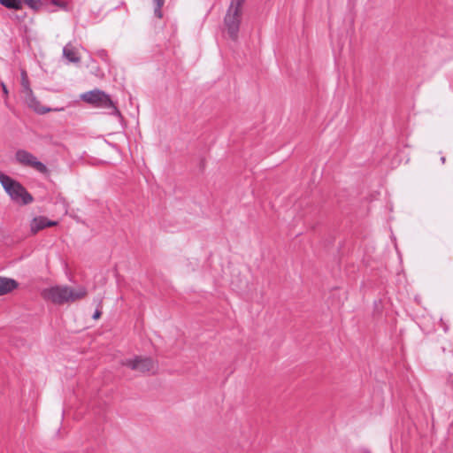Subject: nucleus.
Wrapping results in <instances>:
<instances>
[{
  "label": "nucleus",
  "instance_id": "1a4fd4ad",
  "mask_svg": "<svg viewBox=\"0 0 453 453\" xmlns=\"http://www.w3.org/2000/svg\"><path fill=\"white\" fill-rule=\"evenodd\" d=\"M57 225V221L50 220L46 217L39 216L33 219L30 223V229L33 234H36L45 227L55 226Z\"/></svg>",
  "mask_w": 453,
  "mask_h": 453
},
{
  "label": "nucleus",
  "instance_id": "7ed1b4c3",
  "mask_svg": "<svg viewBox=\"0 0 453 453\" xmlns=\"http://www.w3.org/2000/svg\"><path fill=\"white\" fill-rule=\"evenodd\" d=\"M0 183L12 201L20 204L33 202V196L16 180L0 171Z\"/></svg>",
  "mask_w": 453,
  "mask_h": 453
},
{
  "label": "nucleus",
  "instance_id": "9b49d317",
  "mask_svg": "<svg viewBox=\"0 0 453 453\" xmlns=\"http://www.w3.org/2000/svg\"><path fill=\"white\" fill-rule=\"evenodd\" d=\"M63 54L70 62L78 63L80 61L77 50L70 44L64 48Z\"/></svg>",
  "mask_w": 453,
  "mask_h": 453
},
{
  "label": "nucleus",
  "instance_id": "9d476101",
  "mask_svg": "<svg viewBox=\"0 0 453 453\" xmlns=\"http://www.w3.org/2000/svg\"><path fill=\"white\" fill-rule=\"evenodd\" d=\"M18 288V283L12 280L0 277V296L6 295Z\"/></svg>",
  "mask_w": 453,
  "mask_h": 453
},
{
  "label": "nucleus",
  "instance_id": "f257e3e1",
  "mask_svg": "<svg viewBox=\"0 0 453 453\" xmlns=\"http://www.w3.org/2000/svg\"><path fill=\"white\" fill-rule=\"evenodd\" d=\"M42 297L56 304L75 302L87 296V290L83 287L72 288L65 285H58L44 288Z\"/></svg>",
  "mask_w": 453,
  "mask_h": 453
},
{
  "label": "nucleus",
  "instance_id": "423d86ee",
  "mask_svg": "<svg viewBox=\"0 0 453 453\" xmlns=\"http://www.w3.org/2000/svg\"><path fill=\"white\" fill-rule=\"evenodd\" d=\"M81 99L94 107L112 108L115 111H118L110 96L100 89L82 93Z\"/></svg>",
  "mask_w": 453,
  "mask_h": 453
},
{
  "label": "nucleus",
  "instance_id": "dca6fc26",
  "mask_svg": "<svg viewBox=\"0 0 453 453\" xmlns=\"http://www.w3.org/2000/svg\"><path fill=\"white\" fill-rule=\"evenodd\" d=\"M441 163H442V164H444V163H445V161H446V158H445L444 157H441Z\"/></svg>",
  "mask_w": 453,
  "mask_h": 453
},
{
  "label": "nucleus",
  "instance_id": "20e7f679",
  "mask_svg": "<svg viewBox=\"0 0 453 453\" xmlns=\"http://www.w3.org/2000/svg\"><path fill=\"white\" fill-rule=\"evenodd\" d=\"M121 365L141 373L154 372L157 369L156 361L147 356H134L126 358L121 362Z\"/></svg>",
  "mask_w": 453,
  "mask_h": 453
},
{
  "label": "nucleus",
  "instance_id": "39448f33",
  "mask_svg": "<svg viewBox=\"0 0 453 453\" xmlns=\"http://www.w3.org/2000/svg\"><path fill=\"white\" fill-rule=\"evenodd\" d=\"M21 86L25 101L29 108L39 114H44L51 111L50 108L43 106L34 96L33 90L29 85L27 73L25 70L21 71Z\"/></svg>",
  "mask_w": 453,
  "mask_h": 453
},
{
  "label": "nucleus",
  "instance_id": "4468645a",
  "mask_svg": "<svg viewBox=\"0 0 453 453\" xmlns=\"http://www.w3.org/2000/svg\"><path fill=\"white\" fill-rule=\"evenodd\" d=\"M2 88H3V92L5 96H8V89L6 88V85L4 83H2Z\"/></svg>",
  "mask_w": 453,
  "mask_h": 453
},
{
  "label": "nucleus",
  "instance_id": "6e6552de",
  "mask_svg": "<svg viewBox=\"0 0 453 453\" xmlns=\"http://www.w3.org/2000/svg\"><path fill=\"white\" fill-rule=\"evenodd\" d=\"M22 3H25L28 7L34 10H38L42 6L41 0H0V4L13 10H21Z\"/></svg>",
  "mask_w": 453,
  "mask_h": 453
},
{
  "label": "nucleus",
  "instance_id": "0eeeda50",
  "mask_svg": "<svg viewBox=\"0 0 453 453\" xmlns=\"http://www.w3.org/2000/svg\"><path fill=\"white\" fill-rule=\"evenodd\" d=\"M15 159L19 165L31 167L42 174L49 173L47 166L39 161L35 156L27 150H19L15 153Z\"/></svg>",
  "mask_w": 453,
  "mask_h": 453
},
{
  "label": "nucleus",
  "instance_id": "f03ea898",
  "mask_svg": "<svg viewBox=\"0 0 453 453\" xmlns=\"http://www.w3.org/2000/svg\"><path fill=\"white\" fill-rule=\"evenodd\" d=\"M246 0H231L224 18V26L228 36L236 41Z\"/></svg>",
  "mask_w": 453,
  "mask_h": 453
},
{
  "label": "nucleus",
  "instance_id": "f8f14e48",
  "mask_svg": "<svg viewBox=\"0 0 453 453\" xmlns=\"http://www.w3.org/2000/svg\"><path fill=\"white\" fill-rule=\"evenodd\" d=\"M154 1H155L156 4H157V8L155 10V13H156V15L158 18H161L162 17V12H161L160 9H161V7L164 4L165 0H154Z\"/></svg>",
  "mask_w": 453,
  "mask_h": 453
},
{
  "label": "nucleus",
  "instance_id": "2eb2a0df",
  "mask_svg": "<svg viewBox=\"0 0 453 453\" xmlns=\"http://www.w3.org/2000/svg\"><path fill=\"white\" fill-rule=\"evenodd\" d=\"M52 3H53L54 4H56V5L61 6V7H63V6H64L62 4H60V3H59L58 1H57V0H53V1H52Z\"/></svg>",
  "mask_w": 453,
  "mask_h": 453
},
{
  "label": "nucleus",
  "instance_id": "ddd939ff",
  "mask_svg": "<svg viewBox=\"0 0 453 453\" xmlns=\"http://www.w3.org/2000/svg\"><path fill=\"white\" fill-rule=\"evenodd\" d=\"M101 315H102V312H101L99 310H97V311H96V312L94 313V315H93V319H98L101 317Z\"/></svg>",
  "mask_w": 453,
  "mask_h": 453
}]
</instances>
